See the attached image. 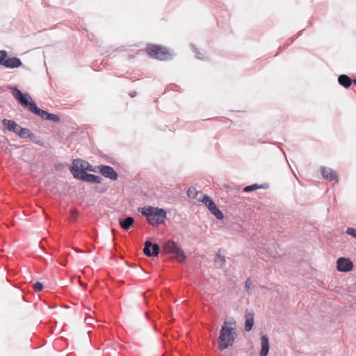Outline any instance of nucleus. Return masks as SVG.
Segmentation results:
<instances>
[{
    "mask_svg": "<svg viewBox=\"0 0 356 356\" xmlns=\"http://www.w3.org/2000/svg\"><path fill=\"white\" fill-rule=\"evenodd\" d=\"M8 88L12 90V95L21 106L28 109L30 112L46 120L48 112L39 108L33 102L29 93H23L17 86H8Z\"/></svg>",
    "mask_w": 356,
    "mask_h": 356,
    "instance_id": "f257e3e1",
    "label": "nucleus"
},
{
    "mask_svg": "<svg viewBox=\"0 0 356 356\" xmlns=\"http://www.w3.org/2000/svg\"><path fill=\"white\" fill-rule=\"evenodd\" d=\"M236 336V328L232 324L225 321L220 330L218 337V348L224 350L234 344Z\"/></svg>",
    "mask_w": 356,
    "mask_h": 356,
    "instance_id": "f03ea898",
    "label": "nucleus"
},
{
    "mask_svg": "<svg viewBox=\"0 0 356 356\" xmlns=\"http://www.w3.org/2000/svg\"><path fill=\"white\" fill-rule=\"evenodd\" d=\"M138 211L146 217L148 222L153 226L165 222L166 211L163 209L148 207L140 208Z\"/></svg>",
    "mask_w": 356,
    "mask_h": 356,
    "instance_id": "7ed1b4c3",
    "label": "nucleus"
},
{
    "mask_svg": "<svg viewBox=\"0 0 356 356\" xmlns=\"http://www.w3.org/2000/svg\"><path fill=\"white\" fill-rule=\"evenodd\" d=\"M163 249L165 252L171 254L179 262H184L186 259L183 250L173 241H168Z\"/></svg>",
    "mask_w": 356,
    "mask_h": 356,
    "instance_id": "20e7f679",
    "label": "nucleus"
},
{
    "mask_svg": "<svg viewBox=\"0 0 356 356\" xmlns=\"http://www.w3.org/2000/svg\"><path fill=\"white\" fill-rule=\"evenodd\" d=\"M146 51L149 56L161 60H166L170 56L169 51L161 45L149 46Z\"/></svg>",
    "mask_w": 356,
    "mask_h": 356,
    "instance_id": "39448f33",
    "label": "nucleus"
},
{
    "mask_svg": "<svg viewBox=\"0 0 356 356\" xmlns=\"http://www.w3.org/2000/svg\"><path fill=\"white\" fill-rule=\"evenodd\" d=\"M160 251V246L157 243H152L149 241L145 243L143 248L144 254L147 257H156L159 254Z\"/></svg>",
    "mask_w": 356,
    "mask_h": 356,
    "instance_id": "423d86ee",
    "label": "nucleus"
},
{
    "mask_svg": "<svg viewBox=\"0 0 356 356\" xmlns=\"http://www.w3.org/2000/svg\"><path fill=\"white\" fill-rule=\"evenodd\" d=\"M79 161H73L72 165L70 168L73 177L79 180L85 181L88 172L83 169L79 168Z\"/></svg>",
    "mask_w": 356,
    "mask_h": 356,
    "instance_id": "0eeeda50",
    "label": "nucleus"
},
{
    "mask_svg": "<svg viewBox=\"0 0 356 356\" xmlns=\"http://www.w3.org/2000/svg\"><path fill=\"white\" fill-rule=\"evenodd\" d=\"M353 268V264L350 259L339 257L337 259V268L340 272H348Z\"/></svg>",
    "mask_w": 356,
    "mask_h": 356,
    "instance_id": "6e6552de",
    "label": "nucleus"
},
{
    "mask_svg": "<svg viewBox=\"0 0 356 356\" xmlns=\"http://www.w3.org/2000/svg\"><path fill=\"white\" fill-rule=\"evenodd\" d=\"M98 168L99 172L106 178H108L113 181L118 179V174L112 167L100 165Z\"/></svg>",
    "mask_w": 356,
    "mask_h": 356,
    "instance_id": "1a4fd4ad",
    "label": "nucleus"
},
{
    "mask_svg": "<svg viewBox=\"0 0 356 356\" xmlns=\"http://www.w3.org/2000/svg\"><path fill=\"white\" fill-rule=\"evenodd\" d=\"M321 172L323 178L327 179V181H334L336 183L339 181V177L337 171L322 166L321 168Z\"/></svg>",
    "mask_w": 356,
    "mask_h": 356,
    "instance_id": "9d476101",
    "label": "nucleus"
},
{
    "mask_svg": "<svg viewBox=\"0 0 356 356\" xmlns=\"http://www.w3.org/2000/svg\"><path fill=\"white\" fill-rule=\"evenodd\" d=\"M2 124L5 129L10 132L15 133L16 135H17V133H19V129L21 128V126L13 120L3 119L2 120Z\"/></svg>",
    "mask_w": 356,
    "mask_h": 356,
    "instance_id": "9b49d317",
    "label": "nucleus"
},
{
    "mask_svg": "<svg viewBox=\"0 0 356 356\" xmlns=\"http://www.w3.org/2000/svg\"><path fill=\"white\" fill-rule=\"evenodd\" d=\"M22 65L21 60L17 57L9 58L7 57L6 61L3 63L2 66L6 68L13 69L17 68Z\"/></svg>",
    "mask_w": 356,
    "mask_h": 356,
    "instance_id": "f8f14e48",
    "label": "nucleus"
},
{
    "mask_svg": "<svg viewBox=\"0 0 356 356\" xmlns=\"http://www.w3.org/2000/svg\"><path fill=\"white\" fill-rule=\"evenodd\" d=\"M261 349L260 356H267L269 352V341L266 335H262L261 338Z\"/></svg>",
    "mask_w": 356,
    "mask_h": 356,
    "instance_id": "ddd939ff",
    "label": "nucleus"
},
{
    "mask_svg": "<svg viewBox=\"0 0 356 356\" xmlns=\"http://www.w3.org/2000/svg\"><path fill=\"white\" fill-rule=\"evenodd\" d=\"M134 222V219L131 216H128L125 218L119 220V224L122 229L124 230L129 229Z\"/></svg>",
    "mask_w": 356,
    "mask_h": 356,
    "instance_id": "4468645a",
    "label": "nucleus"
},
{
    "mask_svg": "<svg viewBox=\"0 0 356 356\" xmlns=\"http://www.w3.org/2000/svg\"><path fill=\"white\" fill-rule=\"evenodd\" d=\"M245 317V330L246 332H250L254 325V314L252 312H246Z\"/></svg>",
    "mask_w": 356,
    "mask_h": 356,
    "instance_id": "2eb2a0df",
    "label": "nucleus"
},
{
    "mask_svg": "<svg viewBox=\"0 0 356 356\" xmlns=\"http://www.w3.org/2000/svg\"><path fill=\"white\" fill-rule=\"evenodd\" d=\"M338 82L341 86L348 88L353 83V81L348 75L341 74L338 77Z\"/></svg>",
    "mask_w": 356,
    "mask_h": 356,
    "instance_id": "dca6fc26",
    "label": "nucleus"
},
{
    "mask_svg": "<svg viewBox=\"0 0 356 356\" xmlns=\"http://www.w3.org/2000/svg\"><path fill=\"white\" fill-rule=\"evenodd\" d=\"M84 181L90 183L100 184L102 181V178L100 176L88 173Z\"/></svg>",
    "mask_w": 356,
    "mask_h": 356,
    "instance_id": "f3484780",
    "label": "nucleus"
},
{
    "mask_svg": "<svg viewBox=\"0 0 356 356\" xmlns=\"http://www.w3.org/2000/svg\"><path fill=\"white\" fill-rule=\"evenodd\" d=\"M204 205L210 209V208L214 207L216 204L207 195H204L202 199H199Z\"/></svg>",
    "mask_w": 356,
    "mask_h": 356,
    "instance_id": "a211bd4d",
    "label": "nucleus"
},
{
    "mask_svg": "<svg viewBox=\"0 0 356 356\" xmlns=\"http://www.w3.org/2000/svg\"><path fill=\"white\" fill-rule=\"evenodd\" d=\"M209 211L218 220L223 219L224 215L216 205L210 208Z\"/></svg>",
    "mask_w": 356,
    "mask_h": 356,
    "instance_id": "6ab92c4d",
    "label": "nucleus"
},
{
    "mask_svg": "<svg viewBox=\"0 0 356 356\" xmlns=\"http://www.w3.org/2000/svg\"><path fill=\"white\" fill-rule=\"evenodd\" d=\"M200 193L199 191L196 190V188L193 186L189 187L187 190V195L189 198L192 199H200L197 197L198 194Z\"/></svg>",
    "mask_w": 356,
    "mask_h": 356,
    "instance_id": "aec40b11",
    "label": "nucleus"
},
{
    "mask_svg": "<svg viewBox=\"0 0 356 356\" xmlns=\"http://www.w3.org/2000/svg\"><path fill=\"white\" fill-rule=\"evenodd\" d=\"M259 188H266V186L264 185H259L257 184H254L245 186L243 188V191L248 193V192H251V191H254L256 189H259Z\"/></svg>",
    "mask_w": 356,
    "mask_h": 356,
    "instance_id": "412c9836",
    "label": "nucleus"
},
{
    "mask_svg": "<svg viewBox=\"0 0 356 356\" xmlns=\"http://www.w3.org/2000/svg\"><path fill=\"white\" fill-rule=\"evenodd\" d=\"M216 264H218L220 268H222L225 266L226 260L225 256L218 253L215 258Z\"/></svg>",
    "mask_w": 356,
    "mask_h": 356,
    "instance_id": "4be33fe9",
    "label": "nucleus"
},
{
    "mask_svg": "<svg viewBox=\"0 0 356 356\" xmlns=\"http://www.w3.org/2000/svg\"><path fill=\"white\" fill-rule=\"evenodd\" d=\"M31 132L32 131L28 128H23L21 127L19 133H17V136H19L21 138H28L27 136L31 134Z\"/></svg>",
    "mask_w": 356,
    "mask_h": 356,
    "instance_id": "5701e85b",
    "label": "nucleus"
},
{
    "mask_svg": "<svg viewBox=\"0 0 356 356\" xmlns=\"http://www.w3.org/2000/svg\"><path fill=\"white\" fill-rule=\"evenodd\" d=\"M253 284L250 278H248L245 283V289L247 293L250 295L252 294Z\"/></svg>",
    "mask_w": 356,
    "mask_h": 356,
    "instance_id": "b1692460",
    "label": "nucleus"
},
{
    "mask_svg": "<svg viewBox=\"0 0 356 356\" xmlns=\"http://www.w3.org/2000/svg\"><path fill=\"white\" fill-rule=\"evenodd\" d=\"M28 138H29L31 141H33L34 143L40 145H43L44 143L40 140H38L36 137V136L31 132L29 135L27 136Z\"/></svg>",
    "mask_w": 356,
    "mask_h": 356,
    "instance_id": "393cba45",
    "label": "nucleus"
},
{
    "mask_svg": "<svg viewBox=\"0 0 356 356\" xmlns=\"http://www.w3.org/2000/svg\"><path fill=\"white\" fill-rule=\"evenodd\" d=\"M46 120L54 122H58L60 121V118L56 114L49 113L47 115Z\"/></svg>",
    "mask_w": 356,
    "mask_h": 356,
    "instance_id": "a878e982",
    "label": "nucleus"
},
{
    "mask_svg": "<svg viewBox=\"0 0 356 356\" xmlns=\"http://www.w3.org/2000/svg\"><path fill=\"white\" fill-rule=\"evenodd\" d=\"M8 57V53L5 50L0 51V65H3Z\"/></svg>",
    "mask_w": 356,
    "mask_h": 356,
    "instance_id": "bb28decb",
    "label": "nucleus"
},
{
    "mask_svg": "<svg viewBox=\"0 0 356 356\" xmlns=\"http://www.w3.org/2000/svg\"><path fill=\"white\" fill-rule=\"evenodd\" d=\"M302 32H303V30L300 31L298 33L297 35H296L295 38H291L290 39V41H288V42H286L284 46H283V48H285V47H288V46L291 45V44L293 43V41H294V40H295L298 37H299L300 35H301V34L302 33Z\"/></svg>",
    "mask_w": 356,
    "mask_h": 356,
    "instance_id": "cd10ccee",
    "label": "nucleus"
},
{
    "mask_svg": "<svg viewBox=\"0 0 356 356\" xmlns=\"http://www.w3.org/2000/svg\"><path fill=\"white\" fill-rule=\"evenodd\" d=\"M74 161H79V168L80 169H83L86 171V168L87 167L88 163L86 162V161H84L81 159H76L74 160Z\"/></svg>",
    "mask_w": 356,
    "mask_h": 356,
    "instance_id": "c85d7f7f",
    "label": "nucleus"
},
{
    "mask_svg": "<svg viewBox=\"0 0 356 356\" xmlns=\"http://www.w3.org/2000/svg\"><path fill=\"white\" fill-rule=\"evenodd\" d=\"M33 289L35 291L39 292L41 291L43 289L42 283L40 282H37L33 284Z\"/></svg>",
    "mask_w": 356,
    "mask_h": 356,
    "instance_id": "c756f323",
    "label": "nucleus"
},
{
    "mask_svg": "<svg viewBox=\"0 0 356 356\" xmlns=\"http://www.w3.org/2000/svg\"><path fill=\"white\" fill-rule=\"evenodd\" d=\"M347 234L356 238V229L348 227L346 230Z\"/></svg>",
    "mask_w": 356,
    "mask_h": 356,
    "instance_id": "7c9ffc66",
    "label": "nucleus"
},
{
    "mask_svg": "<svg viewBox=\"0 0 356 356\" xmlns=\"http://www.w3.org/2000/svg\"><path fill=\"white\" fill-rule=\"evenodd\" d=\"M191 47H192V48H193V51L195 52V54H196V55H195V56H196V58H198V59H202L203 58H202V56H200L201 54H200V52L198 51V49H197V48H195L194 45H191Z\"/></svg>",
    "mask_w": 356,
    "mask_h": 356,
    "instance_id": "2f4dec72",
    "label": "nucleus"
},
{
    "mask_svg": "<svg viewBox=\"0 0 356 356\" xmlns=\"http://www.w3.org/2000/svg\"><path fill=\"white\" fill-rule=\"evenodd\" d=\"M79 215V212L76 209H74L71 211V217L76 219Z\"/></svg>",
    "mask_w": 356,
    "mask_h": 356,
    "instance_id": "473e14b6",
    "label": "nucleus"
},
{
    "mask_svg": "<svg viewBox=\"0 0 356 356\" xmlns=\"http://www.w3.org/2000/svg\"><path fill=\"white\" fill-rule=\"evenodd\" d=\"M86 170L90 171V172H95V170L93 169L92 166L90 165L89 163L88 164L87 167L86 168Z\"/></svg>",
    "mask_w": 356,
    "mask_h": 356,
    "instance_id": "72a5a7b5",
    "label": "nucleus"
},
{
    "mask_svg": "<svg viewBox=\"0 0 356 356\" xmlns=\"http://www.w3.org/2000/svg\"><path fill=\"white\" fill-rule=\"evenodd\" d=\"M129 95L131 97H134L136 95V92H132Z\"/></svg>",
    "mask_w": 356,
    "mask_h": 356,
    "instance_id": "f704fd0d",
    "label": "nucleus"
},
{
    "mask_svg": "<svg viewBox=\"0 0 356 356\" xmlns=\"http://www.w3.org/2000/svg\"><path fill=\"white\" fill-rule=\"evenodd\" d=\"M91 320H92V318H88L86 319V321L88 322V323H90Z\"/></svg>",
    "mask_w": 356,
    "mask_h": 356,
    "instance_id": "c9c22d12",
    "label": "nucleus"
},
{
    "mask_svg": "<svg viewBox=\"0 0 356 356\" xmlns=\"http://www.w3.org/2000/svg\"><path fill=\"white\" fill-rule=\"evenodd\" d=\"M353 83L356 86V79L353 80Z\"/></svg>",
    "mask_w": 356,
    "mask_h": 356,
    "instance_id": "e433bc0d",
    "label": "nucleus"
}]
</instances>
